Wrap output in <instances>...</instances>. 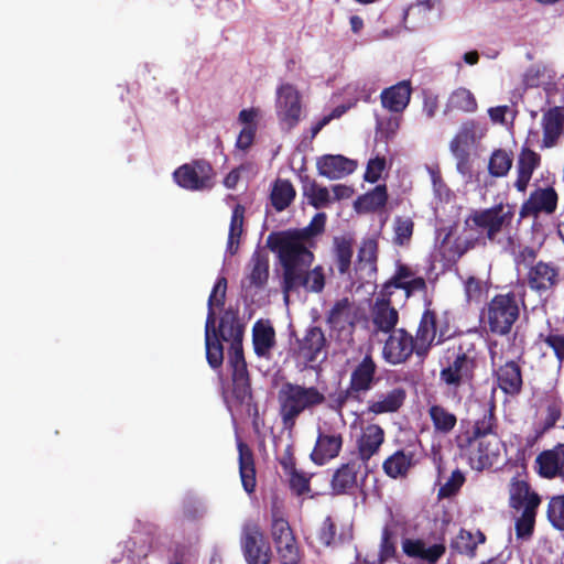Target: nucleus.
<instances>
[{
  "mask_svg": "<svg viewBox=\"0 0 564 564\" xmlns=\"http://www.w3.org/2000/svg\"><path fill=\"white\" fill-rule=\"evenodd\" d=\"M301 280L302 281L294 286V291L304 288L308 292L319 293L325 286L324 270L321 265L312 270H305V273H302Z\"/></svg>",
  "mask_w": 564,
  "mask_h": 564,
  "instance_id": "obj_47",
  "label": "nucleus"
},
{
  "mask_svg": "<svg viewBox=\"0 0 564 564\" xmlns=\"http://www.w3.org/2000/svg\"><path fill=\"white\" fill-rule=\"evenodd\" d=\"M243 219L245 207L240 204H237L232 209L228 232L227 251L230 254H235L238 251L239 240L243 231Z\"/></svg>",
  "mask_w": 564,
  "mask_h": 564,
  "instance_id": "obj_44",
  "label": "nucleus"
},
{
  "mask_svg": "<svg viewBox=\"0 0 564 564\" xmlns=\"http://www.w3.org/2000/svg\"><path fill=\"white\" fill-rule=\"evenodd\" d=\"M341 445L343 440L339 434L319 433L311 454L312 460L318 465H324L339 454Z\"/></svg>",
  "mask_w": 564,
  "mask_h": 564,
  "instance_id": "obj_31",
  "label": "nucleus"
},
{
  "mask_svg": "<svg viewBox=\"0 0 564 564\" xmlns=\"http://www.w3.org/2000/svg\"><path fill=\"white\" fill-rule=\"evenodd\" d=\"M330 487L334 494H349L352 488V466L350 463L343 464L333 475Z\"/></svg>",
  "mask_w": 564,
  "mask_h": 564,
  "instance_id": "obj_48",
  "label": "nucleus"
},
{
  "mask_svg": "<svg viewBox=\"0 0 564 564\" xmlns=\"http://www.w3.org/2000/svg\"><path fill=\"white\" fill-rule=\"evenodd\" d=\"M304 195L308 198V203L315 208L325 207L329 203V192L326 187L312 182L304 187Z\"/></svg>",
  "mask_w": 564,
  "mask_h": 564,
  "instance_id": "obj_55",
  "label": "nucleus"
},
{
  "mask_svg": "<svg viewBox=\"0 0 564 564\" xmlns=\"http://www.w3.org/2000/svg\"><path fill=\"white\" fill-rule=\"evenodd\" d=\"M557 204V194L553 187H540L533 191L520 208V216H536L540 213L552 214Z\"/></svg>",
  "mask_w": 564,
  "mask_h": 564,
  "instance_id": "obj_17",
  "label": "nucleus"
},
{
  "mask_svg": "<svg viewBox=\"0 0 564 564\" xmlns=\"http://www.w3.org/2000/svg\"><path fill=\"white\" fill-rule=\"evenodd\" d=\"M536 509H524L516 521V533L519 539H529L534 529Z\"/></svg>",
  "mask_w": 564,
  "mask_h": 564,
  "instance_id": "obj_54",
  "label": "nucleus"
},
{
  "mask_svg": "<svg viewBox=\"0 0 564 564\" xmlns=\"http://www.w3.org/2000/svg\"><path fill=\"white\" fill-rule=\"evenodd\" d=\"M316 165L319 174L330 180L341 178L352 172V160L339 154L323 155Z\"/></svg>",
  "mask_w": 564,
  "mask_h": 564,
  "instance_id": "obj_32",
  "label": "nucleus"
},
{
  "mask_svg": "<svg viewBox=\"0 0 564 564\" xmlns=\"http://www.w3.org/2000/svg\"><path fill=\"white\" fill-rule=\"evenodd\" d=\"M226 292H227V279L225 276H219L216 280V283L210 292L208 297L207 306L208 312L213 317V322H216V313L214 307H223L226 301Z\"/></svg>",
  "mask_w": 564,
  "mask_h": 564,
  "instance_id": "obj_52",
  "label": "nucleus"
},
{
  "mask_svg": "<svg viewBox=\"0 0 564 564\" xmlns=\"http://www.w3.org/2000/svg\"><path fill=\"white\" fill-rule=\"evenodd\" d=\"M400 128V118L398 117H389L377 119V137L388 141L392 139Z\"/></svg>",
  "mask_w": 564,
  "mask_h": 564,
  "instance_id": "obj_58",
  "label": "nucleus"
},
{
  "mask_svg": "<svg viewBox=\"0 0 564 564\" xmlns=\"http://www.w3.org/2000/svg\"><path fill=\"white\" fill-rule=\"evenodd\" d=\"M410 466L411 458L403 452H397L383 464L386 473L393 478L404 475Z\"/></svg>",
  "mask_w": 564,
  "mask_h": 564,
  "instance_id": "obj_51",
  "label": "nucleus"
},
{
  "mask_svg": "<svg viewBox=\"0 0 564 564\" xmlns=\"http://www.w3.org/2000/svg\"><path fill=\"white\" fill-rule=\"evenodd\" d=\"M519 300L512 293L496 295L487 305L486 323L491 333L507 335L519 318Z\"/></svg>",
  "mask_w": 564,
  "mask_h": 564,
  "instance_id": "obj_7",
  "label": "nucleus"
},
{
  "mask_svg": "<svg viewBox=\"0 0 564 564\" xmlns=\"http://www.w3.org/2000/svg\"><path fill=\"white\" fill-rule=\"evenodd\" d=\"M219 333L224 341H230L228 365L231 373L249 372L242 347L245 327L234 311L226 310L220 317Z\"/></svg>",
  "mask_w": 564,
  "mask_h": 564,
  "instance_id": "obj_6",
  "label": "nucleus"
},
{
  "mask_svg": "<svg viewBox=\"0 0 564 564\" xmlns=\"http://www.w3.org/2000/svg\"><path fill=\"white\" fill-rule=\"evenodd\" d=\"M326 215L324 213H317L311 220V223L302 229H288L290 234L297 235L299 239L306 242L313 237L321 235L325 229Z\"/></svg>",
  "mask_w": 564,
  "mask_h": 564,
  "instance_id": "obj_49",
  "label": "nucleus"
},
{
  "mask_svg": "<svg viewBox=\"0 0 564 564\" xmlns=\"http://www.w3.org/2000/svg\"><path fill=\"white\" fill-rule=\"evenodd\" d=\"M546 67L540 64L529 67L523 76V83L527 87H538L543 83Z\"/></svg>",
  "mask_w": 564,
  "mask_h": 564,
  "instance_id": "obj_63",
  "label": "nucleus"
},
{
  "mask_svg": "<svg viewBox=\"0 0 564 564\" xmlns=\"http://www.w3.org/2000/svg\"><path fill=\"white\" fill-rule=\"evenodd\" d=\"M327 323L339 341L352 343V303L347 297L333 305L327 314Z\"/></svg>",
  "mask_w": 564,
  "mask_h": 564,
  "instance_id": "obj_15",
  "label": "nucleus"
},
{
  "mask_svg": "<svg viewBox=\"0 0 564 564\" xmlns=\"http://www.w3.org/2000/svg\"><path fill=\"white\" fill-rule=\"evenodd\" d=\"M325 343L326 339L323 330L317 326H313L306 330L302 339H297L294 352L296 357L302 359L305 364H312L316 361Z\"/></svg>",
  "mask_w": 564,
  "mask_h": 564,
  "instance_id": "obj_19",
  "label": "nucleus"
},
{
  "mask_svg": "<svg viewBox=\"0 0 564 564\" xmlns=\"http://www.w3.org/2000/svg\"><path fill=\"white\" fill-rule=\"evenodd\" d=\"M387 335L381 354L387 364L402 365L410 359L413 352L417 355L414 337L404 328H397Z\"/></svg>",
  "mask_w": 564,
  "mask_h": 564,
  "instance_id": "obj_12",
  "label": "nucleus"
},
{
  "mask_svg": "<svg viewBox=\"0 0 564 564\" xmlns=\"http://www.w3.org/2000/svg\"><path fill=\"white\" fill-rule=\"evenodd\" d=\"M510 506L514 509H536L540 498L524 480L513 478L509 486Z\"/></svg>",
  "mask_w": 564,
  "mask_h": 564,
  "instance_id": "obj_34",
  "label": "nucleus"
},
{
  "mask_svg": "<svg viewBox=\"0 0 564 564\" xmlns=\"http://www.w3.org/2000/svg\"><path fill=\"white\" fill-rule=\"evenodd\" d=\"M464 476L459 470L452 473L451 478L440 488V496L449 497L454 495L464 484Z\"/></svg>",
  "mask_w": 564,
  "mask_h": 564,
  "instance_id": "obj_64",
  "label": "nucleus"
},
{
  "mask_svg": "<svg viewBox=\"0 0 564 564\" xmlns=\"http://www.w3.org/2000/svg\"><path fill=\"white\" fill-rule=\"evenodd\" d=\"M487 129L480 122L467 120L462 123L457 133L449 142V148L470 150L486 135Z\"/></svg>",
  "mask_w": 564,
  "mask_h": 564,
  "instance_id": "obj_29",
  "label": "nucleus"
},
{
  "mask_svg": "<svg viewBox=\"0 0 564 564\" xmlns=\"http://www.w3.org/2000/svg\"><path fill=\"white\" fill-rule=\"evenodd\" d=\"M541 156L530 148H523L517 160V180L514 187L524 193L534 171L540 166Z\"/></svg>",
  "mask_w": 564,
  "mask_h": 564,
  "instance_id": "obj_27",
  "label": "nucleus"
},
{
  "mask_svg": "<svg viewBox=\"0 0 564 564\" xmlns=\"http://www.w3.org/2000/svg\"><path fill=\"white\" fill-rule=\"evenodd\" d=\"M325 401V394L315 386L284 382L278 392L279 415L283 427L292 431L302 413L314 410Z\"/></svg>",
  "mask_w": 564,
  "mask_h": 564,
  "instance_id": "obj_2",
  "label": "nucleus"
},
{
  "mask_svg": "<svg viewBox=\"0 0 564 564\" xmlns=\"http://www.w3.org/2000/svg\"><path fill=\"white\" fill-rule=\"evenodd\" d=\"M477 107L478 105L474 94L465 87H459L452 91L449 95L446 102L445 112L452 110L462 112H475Z\"/></svg>",
  "mask_w": 564,
  "mask_h": 564,
  "instance_id": "obj_42",
  "label": "nucleus"
},
{
  "mask_svg": "<svg viewBox=\"0 0 564 564\" xmlns=\"http://www.w3.org/2000/svg\"><path fill=\"white\" fill-rule=\"evenodd\" d=\"M302 97L297 88L284 83L276 88L275 110L279 120L288 128H294L301 119Z\"/></svg>",
  "mask_w": 564,
  "mask_h": 564,
  "instance_id": "obj_13",
  "label": "nucleus"
},
{
  "mask_svg": "<svg viewBox=\"0 0 564 564\" xmlns=\"http://www.w3.org/2000/svg\"><path fill=\"white\" fill-rule=\"evenodd\" d=\"M295 195V188L289 180L278 178L273 183L270 200L276 212H283L292 204Z\"/></svg>",
  "mask_w": 564,
  "mask_h": 564,
  "instance_id": "obj_40",
  "label": "nucleus"
},
{
  "mask_svg": "<svg viewBox=\"0 0 564 564\" xmlns=\"http://www.w3.org/2000/svg\"><path fill=\"white\" fill-rule=\"evenodd\" d=\"M387 200V186L379 184L372 191L365 193L355 200V210L358 213L377 212L386 206Z\"/></svg>",
  "mask_w": 564,
  "mask_h": 564,
  "instance_id": "obj_39",
  "label": "nucleus"
},
{
  "mask_svg": "<svg viewBox=\"0 0 564 564\" xmlns=\"http://www.w3.org/2000/svg\"><path fill=\"white\" fill-rule=\"evenodd\" d=\"M499 388L507 394H518L522 387V375L520 367L514 361H508L497 372Z\"/></svg>",
  "mask_w": 564,
  "mask_h": 564,
  "instance_id": "obj_36",
  "label": "nucleus"
},
{
  "mask_svg": "<svg viewBox=\"0 0 564 564\" xmlns=\"http://www.w3.org/2000/svg\"><path fill=\"white\" fill-rule=\"evenodd\" d=\"M386 170V158L377 154L376 156L369 159L366 171L364 173V181L375 184L381 178Z\"/></svg>",
  "mask_w": 564,
  "mask_h": 564,
  "instance_id": "obj_57",
  "label": "nucleus"
},
{
  "mask_svg": "<svg viewBox=\"0 0 564 564\" xmlns=\"http://www.w3.org/2000/svg\"><path fill=\"white\" fill-rule=\"evenodd\" d=\"M547 519L557 530H564V495L554 496L547 506Z\"/></svg>",
  "mask_w": 564,
  "mask_h": 564,
  "instance_id": "obj_53",
  "label": "nucleus"
},
{
  "mask_svg": "<svg viewBox=\"0 0 564 564\" xmlns=\"http://www.w3.org/2000/svg\"><path fill=\"white\" fill-rule=\"evenodd\" d=\"M403 552L410 557L421 558L429 564H435L446 552L443 541L427 545L421 539H405L402 542Z\"/></svg>",
  "mask_w": 564,
  "mask_h": 564,
  "instance_id": "obj_24",
  "label": "nucleus"
},
{
  "mask_svg": "<svg viewBox=\"0 0 564 564\" xmlns=\"http://www.w3.org/2000/svg\"><path fill=\"white\" fill-rule=\"evenodd\" d=\"M239 476L243 490L251 495L257 487V471L254 455L250 446L241 441L237 442Z\"/></svg>",
  "mask_w": 564,
  "mask_h": 564,
  "instance_id": "obj_20",
  "label": "nucleus"
},
{
  "mask_svg": "<svg viewBox=\"0 0 564 564\" xmlns=\"http://www.w3.org/2000/svg\"><path fill=\"white\" fill-rule=\"evenodd\" d=\"M485 541L486 536L481 531L474 533L462 529L453 541V547L462 554L474 556L477 546Z\"/></svg>",
  "mask_w": 564,
  "mask_h": 564,
  "instance_id": "obj_45",
  "label": "nucleus"
},
{
  "mask_svg": "<svg viewBox=\"0 0 564 564\" xmlns=\"http://www.w3.org/2000/svg\"><path fill=\"white\" fill-rule=\"evenodd\" d=\"M377 238L365 239L359 248L358 262L355 265V284L359 282L358 290L364 289L368 295L373 294L377 289Z\"/></svg>",
  "mask_w": 564,
  "mask_h": 564,
  "instance_id": "obj_10",
  "label": "nucleus"
},
{
  "mask_svg": "<svg viewBox=\"0 0 564 564\" xmlns=\"http://www.w3.org/2000/svg\"><path fill=\"white\" fill-rule=\"evenodd\" d=\"M558 270L546 262H538L528 273V282L532 290L542 293L553 289L558 283Z\"/></svg>",
  "mask_w": 564,
  "mask_h": 564,
  "instance_id": "obj_26",
  "label": "nucleus"
},
{
  "mask_svg": "<svg viewBox=\"0 0 564 564\" xmlns=\"http://www.w3.org/2000/svg\"><path fill=\"white\" fill-rule=\"evenodd\" d=\"M436 337V315L434 312L426 310L420 321L414 343L417 347V357L427 356Z\"/></svg>",
  "mask_w": 564,
  "mask_h": 564,
  "instance_id": "obj_28",
  "label": "nucleus"
},
{
  "mask_svg": "<svg viewBox=\"0 0 564 564\" xmlns=\"http://www.w3.org/2000/svg\"><path fill=\"white\" fill-rule=\"evenodd\" d=\"M477 366V351L471 344H460L457 350L446 357L440 371V383L448 393L456 397L458 391L469 386Z\"/></svg>",
  "mask_w": 564,
  "mask_h": 564,
  "instance_id": "obj_3",
  "label": "nucleus"
},
{
  "mask_svg": "<svg viewBox=\"0 0 564 564\" xmlns=\"http://www.w3.org/2000/svg\"><path fill=\"white\" fill-rule=\"evenodd\" d=\"M248 274L242 281L243 288L263 289L269 280V257L261 250H254L248 264Z\"/></svg>",
  "mask_w": 564,
  "mask_h": 564,
  "instance_id": "obj_25",
  "label": "nucleus"
},
{
  "mask_svg": "<svg viewBox=\"0 0 564 564\" xmlns=\"http://www.w3.org/2000/svg\"><path fill=\"white\" fill-rule=\"evenodd\" d=\"M457 444L475 470H484L501 462L503 443L499 436L475 441L457 440Z\"/></svg>",
  "mask_w": 564,
  "mask_h": 564,
  "instance_id": "obj_8",
  "label": "nucleus"
},
{
  "mask_svg": "<svg viewBox=\"0 0 564 564\" xmlns=\"http://www.w3.org/2000/svg\"><path fill=\"white\" fill-rule=\"evenodd\" d=\"M427 171H429L430 176H431L434 196L440 202H447V200H449L451 191L447 187V185L444 183V181H443V178L441 176L440 171H437V170H435L433 167H429Z\"/></svg>",
  "mask_w": 564,
  "mask_h": 564,
  "instance_id": "obj_60",
  "label": "nucleus"
},
{
  "mask_svg": "<svg viewBox=\"0 0 564 564\" xmlns=\"http://www.w3.org/2000/svg\"><path fill=\"white\" fill-rule=\"evenodd\" d=\"M240 546L247 564H270L272 551L258 523L242 525Z\"/></svg>",
  "mask_w": 564,
  "mask_h": 564,
  "instance_id": "obj_11",
  "label": "nucleus"
},
{
  "mask_svg": "<svg viewBox=\"0 0 564 564\" xmlns=\"http://www.w3.org/2000/svg\"><path fill=\"white\" fill-rule=\"evenodd\" d=\"M333 254L335 264L340 274L349 271L352 257V239L350 237H334Z\"/></svg>",
  "mask_w": 564,
  "mask_h": 564,
  "instance_id": "obj_41",
  "label": "nucleus"
},
{
  "mask_svg": "<svg viewBox=\"0 0 564 564\" xmlns=\"http://www.w3.org/2000/svg\"><path fill=\"white\" fill-rule=\"evenodd\" d=\"M414 223L410 217L398 216L393 221V242L398 246L408 245L413 235Z\"/></svg>",
  "mask_w": 564,
  "mask_h": 564,
  "instance_id": "obj_50",
  "label": "nucleus"
},
{
  "mask_svg": "<svg viewBox=\"0 0 564 564\" xmlns=\"http://www.w3.org/2000/svg\"><path fill=\"white\" fill-rule=\"evenodd\" d=\"M372 349L371 343L360 347V352H365V356L355 367V399L359 393L370 391L380 380L376 376L377 365L371 356Z\"/></svg>",
  "mask_w": 564,
  "mask_h": 564,
  "instance_id": "obj_16",
  "label": "nucleus"
},
{
  "mask_svg": "<svg viewBox=\"0 0 564 564\" xmlns=\"http://www.w3.org/2000/svg\"><path fill=\"white\" fill-rule=\"evenodd\" d=\"M405 399V391L401 388H395L384 394H380L377 400H371L366 411L360 413L364 416L366 413L382 414L398 411L403 404Z\"/></svg>",
  "mask_w": 564,
  "mask_h": 564,
  "instance_id": "obj_35",
  "label": "nucleus"
},
{
  "mask_svg": "<svg viewBox=\"0 0 564 564\" xmlns=\"http://www.w3.org/2000/svg\"><path fill=\"white\" fill-rule=\"evenodd\" d=\"M231 399L240 406H245L249 416L258 417V405L253 401L249 372L231 373Z\"/></svg>",
  "mask_w": 564,
  "mask_h": 564,
  "instance_id": "obj_21",
  "label": "nucleus"
},
{
  "mask_svg": "<svg viewBox=\"0 0 564 564\" xmlns=\"http://www.w3.org/2000/svg\"><path fill=\"white\" fill-rule=\"evenodd\" d=\"M543 138L540 144L541 149H551L555 147L564 134V112L561 107L547 109L541 120Z\"/></svg>",
  "mask_w": 564,
  "mask_h": 564,
  "instance_id": "obj_18",
  "label": "nucleus"
},
{
  "mask_svg": "<svg viewBox=\"0 0 564 564\" xmlns=\"http://www.w3.org/2000/svg\"><path fill=\"white\" fill-rule=\"evenodd\" d=\"M215 176L213 165L204 159H196L182 164L173 173L175 183L191 192L212 189L215 184Z\"/></svg>",
  "mask_w": 564,
  "mask_h": 564,
  "instance_id": "obj_9",
  "label": "nucleus"
},
{
  "mask_svg": "<svg viewBox=\"0 0 564 564\" xmlns=\"http://www.w3.org/2000/svg\"><path fill=\"white\" fill-rule=\"evenodd\" d=\"M267 246L273 251L282 268V292L285 302L294 286L302 281V273L308 270L314 261V253L297 235L290 231H273L267 238Z\"/></svg>",
  "mask_w": 564,
  "mask_h": 564,
  "instance_id": "obj_1",
  "label": "nucleus"
},
{
  "mask_svg": "<svg viewBox=\"0 0 564 564\" xmlns=\"http://www.w3.org/2000/svg\"><path fill=\"white\" fill-rule=\"evenodd\" d=\"M270 534L281 564H300L302 555L296 538L289 520L275 506L271 509Z\"/></svg>",
  "mask_w": 564,
  "mask_h": 564,
  "instance_id": "obj_5",
  "label": "nucleus"
},
{
  "mask_svg": "<svg viewBox=\"0 0 564 564\" xmlns=\"http://www.w3.org/2000/svg\"><path fill=\"white\" fill-rule=\"evenodd\" d=\"M516 215L513 205L500 203L490 208L474 212L469 220L491 242H500L509 235Z\"/></svg>",
  "mask_w": 564,
  "mask_h": 564,
  "instance_id": "obj_4",
  "label": "nucleus"
},
{
  "mask_svg": "<svg viewBox=\"0 0 564 564\" xmlns=\"http://www.w3.org/2000/svg\"><path fill=\"white\" fill-rule=\"evenodd\" d=\"M540 338L553 349L555 357L560 365L564 361V334L549 333L547 335H540Z\"/></svg>",
  "mask_w": 564,
  "mask_h": 564,
  "instance_id": "obj_61",
  "label": "nucleus"
},
{
  "mask_svg": "<svg viewBox=\"0 0 564 564\" xmlns=\"http://www.w3.org/2000/svg\"><path fill=\"white\" fill-rule=\"evenodd\" d=\"M539 474L549 479H564V444L542 452L536 457Z\"/></svg>",
  "mask_w": 564,
  "mask_h": 564,
  "instance_id": "obj_22",
  "label": "nucleus"
},
{
  "mask_svg": "<svg viewBox=\"0 0 564 564\" xmlns=\"http://www.w3.org/2000/svg\"><path fill=\"white\" fill-rule=\"evenodd\" d=\"M289 477L290 488L296 496L310 492V478L302 471L294 469L286 474Z\"/></svg>",
  "mask_w": 564,
  "mask_h": 564,
  "instance_id": "obj_59",
  "label": "nucleus"
},
{
  "mask_svg": "<svg viewBox=\"0 0 564 564\" xmlns=\"http://www.w3.org/2000/svg\"><path fill=\"white\" fill-rule=\"evenodd\" d=\"M429 416L433 423L435 432L441 434L451 433L457 423L456 415L440 404H433L430 406Z\"/></svg>",
  "mask_w": 564,
  "mask_h": 564,
  "instance_id": "obj_43",
  "label": "nucleus"
},
{
  "mask_svg": "<svg viewBox=\"0 0 564 564\" xmlns=\"http://www.w3.org/2000/svg\"><path fill=\"white\" fill-rule=\"evenodd\" d=\"M224 339L219 333V326L213 322L210 314H207L205 322V350L208 365L213 369H218L224 362Z\"/></svg>",
  "mask_w": 564,
  "mask_h": 564,
  "instance_id": "obj_23",
  "label": "nucleus"
},
{
  "mask_svg": "<svg viewBox=\"0 0 564 564\" xmlns=\"http://www.w3.org/2000/svg\"><path fill=\"white\" fill-rule=\"evenodd\" d=\"M384 438L383 430L376 424L367 426L359 438V456L362 460H368L375 455Z\"/></svg>",
  "mask_w": 564,
  "mask_h": 564,
  "instance_id": "obj_38",
  "label": "nucleus"
},
{
  "mask_svg": "<svg viewBox=\"0 0 564 564\" xmlns=\"http://www.w3.org/2000/svg\"><path fill=\"white\" fill-rule=\"evenodd\" d=\"M452 155L456 162L457 172L467 178L471 177L473 173V159L471 151L457 148H449Z\"/></svg>",
  "mask_w": 564,
  "mask_h": 564,
  "instance_id": "obj_56",
  "label": "nucleus"
},
{
  "mask_svg": "<svg viewBox=\"0 0 564 564\" xmlns=\"http://www.w3.org/2000/svg\"><path fill=\"white\" fill-rule=\"evenodd\" d=\"M411 86L406 80L400 82L381 93V102L392 112H402L409 105Z\"/></svg>",
  "mask_w": 564,
  "mask_h": 564,
  "instance_id": "obj_33",
  "label": "nucleus"
},
{
  "mask_svg": "<svg viewBox=\"0 0 564 564\" xmlns=\"http://www.w3.org/2000/svg\"><path fill=\"white\" fill-rule=\"evenodd\" d=\"M336 538V527L330 517L325 518L317 531V540L322 545H330Z\"/></svg>",
  "mask_w": 564,
  "mask_h": 564,
  "instance_id": "obj_62",
  "label": "nucleus"
},
{
  "mask_svg": "<svg viewBox=\"0 0 564 564\" xmlns=\"http://www.w3.org/2000/svg\"><path fill=\"white\" fill-rule=\"evenodd\" d=\"M496 429L497 423L494 414V406L486 405L482 408L481 416L475 421L473 432L470 434H467L466 436H460L457 440H487L490 436H498Z\"/></svg>",
  "mask_w": 564,
  "mask_h": 564,
  "instance_id": "obj_37",
  "label": "nucleus"
},
{
  "mask_svg": "<svg viewBox=\"0 0 564 564\" xmlns=\"http://www.w3.org/2000/svg\"><path fill=\"white\" fill-rule=\"evenodd\" d=\"M275 330L267 321H258L252 327V345L258 357L269 358L272 348L275 346Z\"/></svg>",
  "mask_w": 564,
  "mask_h": 564,
  "instance_id": "obj_30",
  "label": "nucleus"
},
{
  "mask_svg": "<svg viewBox=\"0 0 564 564\" xmlns=\"http://www.w3.org/2000/svg\"><path fill=\"white\" fill-rule=\"evenodd\" d=\"M398 322V311L388 301H377L371 307L369 318L365 322L369 332V343L373 345V340L381 341L380 334L387 335L397 329Z\"/></svg>",
  "mask_w": 564,
  "mask_h": 564,
  "instance_id": "obj_14",
  "label": "nucleus"
},
{
  "mask_svg": "<svg viewBox=\"0 0 564 564\" xmlns=\"http://www.w3.org/2000/svg\"><path fill=\"white\" fill-rule=\"evenodd\" d=\"M512 162V156L508 151L497 149L489 158L488 172L494 177H503L509 173Z\"/></svg>",
  "mask_w": 564,
  "mask_h": 564,
  "instance_id": "obj_46",
  "label": "nucleus"
}]
</instances>
